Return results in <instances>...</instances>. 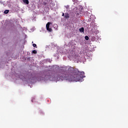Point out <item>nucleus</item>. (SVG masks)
<instances>
[{
    "instance_id": "1",
    "label": "nucleus",
    "mask_w": 128,
    "mask_h": 128,
    "mask_svg": "<svg viewBox=\"0 0 128 128\" xmlns=\"http://www.w3.org/2000/svg\"><path fill=\"white\" fill-rule=\"evenodd\" d=\"M62 70H65L63 73L64 76H58V80H64V79H68L71 82H81L86 77L84 72H80L78 68H74L72 67L62 68Z\"/></svg>"
},
{
    "instance_id": "2",
    "label": "nucleus",
    "mask_w": 128,
    "mask_h": 128,
    "mask_svg": "<svg viewBox=\"0 0 128 128\" xmlns=\"http://www.w3.org/2000/svg\"><path fill=\"white\" fill-rule=\"evenodd\" d=\"M74 12L77 16H82V14H83V12L80 10V8H74Z\"/></svg>"
},
{
    "instance_id": "3",
    "label": "nucleus",
    "mask_w": 128,
    "mask_h": 128,
    "mask_svg": "<svg viewBox=\"0 0 128 128\" xmlns=\"http://www.w3.org/2000/svg\"><path fill=\"white\" fill-rule=\"evenodd\" d=\"M50 24H51L50 22H48L46 25V30L50 32H51L52 31V29L50 28Z\"/></svg>"
},
{
    "instance_id": "4",
    "label": "nucleus",
    "mask_w": 128,
    "mask_h": 128,
    "mask_svg": "<svg viewBox=\"0 0 128 128\" xmlns=\"http://www.w3.org/2000/svg\"><path fill=\"white\" fill-rule=\"evenodd\" d=\"M70 17V16H69V14L68 12H66L64 14V18H69Z\"/></svg>"
},
{
    "instance_id": "5",
    "label": "nucleus",
    "mask_w": 128,
    "mask_h": 128,
    "mask_svg": "<svg viewBox=\"0 0 128 128\" xmlns=\"http://www.w3.org/2000/svg\"><path fill=\"white\" fill-rule=\"evenodd\" d=\"M22 2L24 4H29L28 0H22Z\"/></svg>"
},
{
    "instance_id": "6",
    "label": "nucleus",
    "mask_w": 128,
    "mask_h": 128,
    "mask_svg": "<svg viewBox=\"0 0 128 128\" xmlns=\"http://www.w3.org/2000/svg\"><path fill=\"white\" fill-rule=\"evenodd\" d=\"M80 32H84V28H82L79 30Z\"/></svg>"
},
{
    "instance_id": "7",
    "label": "nucleus",
    "mask_w": 128,
    "mask_h": 128,
    "mask_svg": "<svg viewBox=\"0 0 128 128\" xmlns=\"http://www.w3.org/2000/svg\"><path fill=\"white\" fill-rule=\"evenodd\" d=\"M32 54H37V51L36 50H34L33 51H32Z\"/></svg>"
},
{
    "instance_id": "8",
    "label": "nucleus",
    "mask_w": 128,
    "mask_h": 128,
    "mask_svg": "<svg viewBox=\"0 0 128 128\" xmlns=\"http://www.w3.org/2000/svg\"><path fill=\"white\" fill-rule=\"evenodd\" d=\"M9 12V10H5L4 12V14H8Z\"/></svg>"
},
{
    "instance_id": "9",
    "label": "nucleus",
    "mask_w": 128,
    "mask_h": 128,
    "mask_svg": "<svg viewBox=\"0 0 128 128\" xmlns=\"http://www.w3.org/2000/svg\"><path fill=\"white\" fill-rule=\"evenodd\" d=\"M84 38L86 40H88L90 39L88 36H85Z\"/></svg>"
},
{
    "instance_id": "10",
    "label": "nucleus",
    "mask_w": 128,
    "mask_h": 128,
    "mask_svg": "<svg viewBox=\"0 0 128 128\" xmlns=\"http://www.w3.org/2000/svg\"><path fill=\"white\" fill-rule=\"evenodd\" d=\"M32 46H33L34 47V48H37V46H36V44H32Z\"/></svg>"
},
{
    "instance_id": "11",
    "label": "nucleus",
    "mask_w": 128,
    "mask_h": 128,
    "mask_svg": "<svg viewBox=\"0 0 128 128\" xmlns=\"http://www.w3.org/2000/svg\"><path fill=\"white\" fill-rule=\"evenodd\" d=\"M64 16V13H62V16Z\"/></svg>"
}]
</instances>
